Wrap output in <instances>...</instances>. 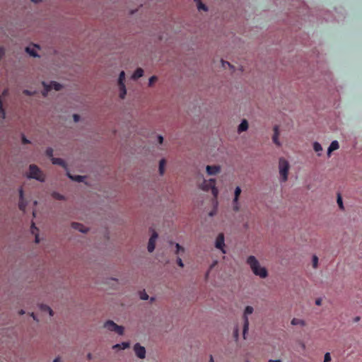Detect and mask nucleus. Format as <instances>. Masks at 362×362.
Segmentation results:
<instances>
[{"label":"nucleus","instance_id":"1","mask_svg":"<svg viewBox=\"0 0 362 362\" xmlns=\"http://www.w3.org/2000/svg\"><path fill=\"white\" fill-rule=\"evenodd\" d=\"M247 264L250 266L251 270L256 276H259L262 279H264L268 276L267 269L261 267L259 261L255 256H249L247 259Z\"/></svg>","mask_w":362,"mask_h":362},{"label":"nucleus","instance_id":"2","mask_svg":"<svg viewBox=\"0 0 362 362\" xmlns=\"http://www.w3.org/2000/svg\"><path fill=\"white\" fill-rule=\"evenodd\" d=\"M200 187L204 191H209L211 190L212 194L214 197H216L218 193V189L216 187V180L215 179H209L208 180H204L202 183L200 185Z\"/></svg>","mask_w":362,"mask_h":362},{"label":"nucleus","instance_id":"3","mask_svg":"<svg viewBox=\"0 0 362 362\" xmlns=\"http://www.w3.org/2000/svg\"><path fill=\"white\" fill-rule=\"evenodd\" d=\"M29 178L35 179L40 182L45 181V175L40 169L36 165H30L29 167V174L28 175Z\"/></svg>","mask_w":362,"mask_h":362},{"label":"nucleus","instance_id":"4","mask_svg":"<svg viewBox=\"0 0 362 362\" xmlns=\"http://www.w3.org/2000/svg\"><path fill=\"white\" fill-rule=\"evenodd\" d=\"M279 168L281 180L282 182H286L288 179V173L289 170L288 162L286 159L281 158L279 162Z\"/></svg>","mask_w":362,"mask_h":362},{"label":"nucleus","instance_id":"5","mask_svg":"<svg viewBox=\"0 0 362 362\" xmlns=\"http://www.w3.org/2000/svg\"><path fill=\"white\" fill-rule=\"evenodd\" d=\"M104 327L112 332H115L119 335H122L124 334V327L122 326L117 325L116 323H115L112 320L107 321Z\"/></svg>","mask_w":362,"mask_h":362},{"label":"nucleus","instance_id":"6","mask_svg":"<svg viewBox=\"0 0 362 362\" xmlns=\"http://www.w3.org/2000/svg\"><path fill=\"white\" fill-rule=\"evenodd\" d=\"M253 308L252 306H247L244 311L243 315V320H244V325H243V337L245 339V334L248 330L249 328V321L247 318V315H250L253 313Z\"/></svg>","mask_w":362,"mask_h":362},{"label":"nucleus","instance_id":"7","mask_svg":"<svg viewBox=\"0 0 362 362\" xmlns=\"http://www.w3.org/2000/svg\"><path fill=\"white\" fill-rule=\"evenodd\" d=\"M42 85L44 86V90L42 92V95L46 96L49 91L52 89H54L55 90H60L62 89V85L56 81H52L49 84H46L45 82H42Z\"/></svg>","mask_w":362,"mask_h":362},{"label":"nucleus","instance_id":"8","mask_svg":"<svg viewBox=\"0 0 362 362\" xmlns=\"http://www.w3.org/2000/svg\"><path fill=\"white\" fill-rule=\"evenodd\" d=\"M215 246L216 248L221 250L223 253H226V251L224 250V235L223 233H219L218 235L216 240Z\"/></svg>","mask_w":362,"mask_h":362},{"label":"nucleus","instance_id":"9","mask_svg":"<svg viewBox=\"0 0 362 362\" xmlns=\"http://www.w3.org/2000/svg\"><path fill=\"white\" fill-rule=\"evenodd\" d=\"M136 355L139 358H144L146 356V349L144 346H141L139 344H136L134 347Z\"/></svg>","mask_w":362,"mask_h":362},{"label":"nucleus","instance_id":"10","mask_svg":"<svg viewBox=\"0 0 362 362\" xmlns=\"http://www.w3.org/2000/svg\"><path fill=\"white\" fill-rule=\"evenodd\" d=\"M157 238H158V234L156 232H153V233L152 234V235L151 236V238L149 239L148 247H147L148 251L149 252H152L154 250L155 243H156V240L157 239Z\"/></svg>","mask_w":362,"mask_h":362},{"label":"nucleus","instance_id":"11","mask_svg":"<svg viewBox=\"0 0 362 362\" xmlns=\"http://www.w3.org/2000/svg\"><path fill=\"white\" fill-rule=\"evenodd\" d=\"M26 202L24 199V197H23V189L21 188L20 190H19V202H18V208L21 211H24L25 210V208H26Z\"/></svg>","mask_w":362,"mask_h":362},{"label":"nucleus","instance_id":"12","mask_svg":"<svg viewBox=\"0 0 362 362\" xmlns=\"http://www.w3.org/2000/svg\"><path fill=\"white\" fill-rule=\"evenodd\" d=\"M206 173L209 175H214L221 171V168L218 165H207Z\"/></svg>","mask_w":362,"mask_h":362},{"label":"nucleus","instance_id":"13","mask_svg":"<svg viewBox=\"0 0 362 362\" xmlns=\"http://www.w3.org/2000/svg\"><path fill=\"white\" fill-rule=\"evenodd\" d=\"M279 127L276 125L274 127V135H273L272 139H273V142L276 145L279 146L281 145V144H280V142L279 141Z\"/></svg>","mask_w":362,"mask_h":362},{"label":"nucleus","instance_id":"14","mask_svg":"<svg viewBox=\"0 0 362 362\" xmlns=\"http://www.w3.org/2000/svg\"><path fill=\"white\" fill-rule=\"evenodd\" d=\"M339 148V144L337 141H333L329 145L327 151L328 156H330L331 153L335 150H337Z\"/></svg>","mask_w":362,"mask_h":362},{"label":"nucleus","instance_id":"15","mask_svg":"<svg viewBox=\"0 0 362 362\" xmlns=\"http://www.w3.org/2000/svg\"><path fill=\"white\" fill-rule=\"evenodd\" d=\"M71 227L75 229L78 230L82 233H86L88 231V228H86L83 225L78 223H72Z\"/></svg>","mask_w":362,"mask_h":362},{"label":"nucleus","instance_id":"16","mask_svg":"<svg viewBox=\"0 0 362 362\" xmlns=\"http://www.w3.org/2000/svg\"><path fill=\"white\" fill-rule=\"evenodd\" d=\"M52 162L54 165H59L62 166L64 168H66V164L65 161L62 158H52Z\"/></svg>","mask_w":362,"mask_h":362},{"label":"nucleus","instance_id":"17","mask_svg":"<svg viewBox=\"0 0 362 362\" xmlns=\"http://www.w3.org/2000/svg\"><path fill=\"white\" fill-rule=\"evenodd\" d=\"M68 177L71 179L72 180L77 181V182H83L86 177L82 175H71L69 172H67Z\"/></svg>","mask_w":362,"mask_h":362},{"label":"nucleus","instance_id":"18","mask_svg":"<svg viewBox=\"0 0 362 362\" xmlns=\"http://www.w3.org/2000/svg\"><path fill=\"white\" fill-rule=\"evenodd\" d=\"M129 347V342H122L121 344H117L112 346L113 349H125Z\"/></svg>","mask_w":362,"mask_h":362},{"label":"nucleus","instance_id":"19","mask_svg":"<svg viewBox=\"0 0 362 362\" xmlns=\"http://www.w3.org/2000/svg\"><path fill=\"white\" fill-rule=\"evenodd\" d=\"M144 71L141 68H138L134 72L132 75V78L136 80L139 78L143 76Z\"/></svg>","mask_w":362,"mask_h":362},{"label":"nucleus","instance_id":"20","mask_svg":"<svg viewBox=\"0 0 362 362\" xmlns=\"http://www.w3.org/2000/svg\"><path fill=\"white\" fill-rule=\"evenodd\" d=\"M118 86H119V97L121 99H124L127 94L125 85L124 84H118Z\"/></svg>","mask_w":362,"mask_h":362},{"label":"nucleus","instance_id":"21","mask_svg":"<svg viewBox=\"0 0 362 362\" xmlns=\"http://www.w3.org/2000/svg\"><path fill=\"white\" fill-rule=\"evenodd\" d=\"M248 128V123L247 122V120L245 119H243L242 121V122L240 124V125L238 126V131L240 132H244V131H246Z\"/></svg>","mask_w":362,"mask_h":362},{"label":"nucleus","instance_id":"22","mask_svg":"<svg viewBox=\"0 0 362 362\" xmlns=\"http://www.w3.org/2000/svg\"><path fill=\"white\" fill-rule=\"evenodd\" d=\"M291 324L293 325L304 326L305 325V322L303 320L298 319V318H293V320H291Z\"/></svg>","mask_w":362,"mask_h":362},{"label":"nucleus","instance_id":"23","mask_svg":"<svg viewBox=\"0 0 362 362\" xmlns=\"http://www.w3.org/2000/svg\"><path fill=\"white\" fill-rule=\"evenodd\" d=\"M40 310L44 312H48L50 316H52L54 314L52 310L46 305H40Z\"/></svg>","mask_w":362,"mask_h":362},{"label":"nucleus","instance_id":"24","mask_svg":"<svg viewBox=\"0 0 362 362\" xmlns=\"http://www.w3.org/2000/svg\"><path fill=\"white\" fill-rule=\"evenodd\" d=\"M241 193V189L240 187H237L235 189V197L233 199L234 202H237L238 201L239 196Z\"/></svg>","mask_w":362,"mask_h":362},{"label":"nucleus","instance_id":"25","mask_svg":"<svg viewBox=\"0 0 362 362\" xmlns=\"http://www.w3.org/2000/svg\"><path fill=\"white\" fill-rule=\"evenodd\" d=\"M165 165V160L164 159H162L160 160L159 163V172L160 175H163L164 173V166Z\"/></svg>","mask_w":362,"mask_h":362},{"label":"nucleus","instance_id":"26","mask_svg":"<svg viewBox=\"0 0 362 362\" xmlns=\"http://www.w3.org/2000/svg\"><path fill=\"white\" fill-rule=\"evenodd\" d=\"M25 51L30 55V56H33V57H37V52H35V49L34 48H31V47H26L25 48Z\"/></svg>","mask_w":362,"mask_h":362},{"label":"nucleus","instance_id":"27","mask_svg":"<svg viewBox=\"0 0 362 362\" xmlns=\"http://www.w3.org/2000/svg\"><path fill=\"white\" fill-rule=\"evenodd\" d=\"M125 79V74L124 71H121L118 78V84H124V81Z\"/></svg>","mask_w":362,"mask_h":362},{"label":"nucleus","instance_id":"28","mask_svg":"<svg viewBox=\"0 0 362 362\" xmlns=\"http://www.w3.org/2000/svg\"><path fill=\"white\" fill-rule=\"evenodd\" d=\"M313 148L316 152H320L322 150L321 145L318 142H315L313 144Z\"/></svg>","mask_w":362,"mask_h":362},{"label":"nucleus","instance_id":"29","mask_svg":"<svg viewBox=\"0 0 362 362\" xmlns=\"http://www.w3.org/2000/svg\"><path fill=\"white\" fill-rule=\"evenodd\" d=\"M337 204L339 205V207L341 209H344V205H343V202H342V198L341 197V195L339 194L338 196H337Z\"/></svg>","mask_w":362,"mask_h":362},{"label":"nucleus","instance_id":"30","mask_svg":"<svg viewBox=\"0 0 362 362\" xmlns=\"http://www.w3.org/2000/svg\"><path fill=\"white\" fill-rule=\"evenodd\" d=\"M197 7H198L199 10L207 11V7L204 4H202L201 1L197 2Z\"/></svg>","mask_w":362,"mask_h":362},{"label":"nucleus","instance_id":"31","mask_svg":"<svg viewBox=\"0 0 362 362\" xmlns=\"http://www.w3.org/2000/svg\"><path fill=\"white\" fill-rule=\"evenodd\" d=\"M158 78L156 76H153L149 78L148 85L149 86H152L156 81Z\"/></svg>","mask_w":362,"mask_h":362},{"label":"nucleus","instance_id":"32","mask_svg":"<svg viewBox=\"0 0 362 362\" xmlns=\"http://www.w3.org/2000/svg\"><path fill=\"white\" fill-rule=\"evenodd\" d=\"M318 264V258L317 256L314 255L313 257V267L314 268H317Z\"/></svg>","mask_w":362,"mask_h":362},{"label":"nucleus","instance_id":"33","mask_svg":"<svg viewBox=\"0 0 362 362\" xmlns=\"http://www.w3.org/2000/svg\"><path fill=\"white\" fill-rule=\"evenodd\" d=\"M52 196L54 198H55L57 199H59V200L64 199V196H62V194H60L57 192H54Z\"/></svg>","mask_w":362,"mask_h":362},{"label":"nucleus","instance_id":"34","mask_svg":"<svg viewBox=\"0 0 362 362\" xmlns=\"http://www.w3.org/2000/svg\"><path fill=\"white\" fill-rule=\"evenodd\" d=\"M0 113L2 115L3 118L5 117V112L3 109V103L1 98L0 97Z\"/></svg>","mask_w":362,"mask_h":362},{"label":"nucleus","instance_id":"35","mask_svg":"<svg viewBox=\"0 0 362 362\" xmlns=\"http://www.w3.org/2000/svg\"><path fill=\"white\" fill-rule=\"evenodd\" d=\"M46 155L51 158L53 156V149L52 148H47L46 150Z\"/></svg>","mask_w":362,"mask_h":362},{"label":"nucleus","instance_id":"36","mask_svg":"<svg viewBox=\"0 0 362 362\" xmlns=\"http://www.w3.org/2000/svg\"><path fill=\"white\" fill-rule=\"evenodd\" d=\"M175 247L177 249L176 254H179L180 251L184 252L185 250L184 247L180 245L178 243H176Z\"/></svg>","mask_w":362,"mask_h":362},{"label":"nucleus","instance_id":"37","mask_svg":"<svg viewBox=\"0 0 362 362\" xmlns=\"http://www.w3.org/2000/svg\"><path fill=\"white\" fill-rule=\"evenodd\" d=\"M140 298H141V299H142V300H148V295L146 292H144H144H141V293H140Z\"/></svg>","mask_w":362,"mask_h":362},{"label":"nucleus","instance_id":"38","mask_svg":"<svg viewBox=\"0 0 362 362\" xmlns=\"http://www.w3.org/2000/svg\"><path fill=\"white\" fill-rule=\"evenodd\" d=\"M331 361V356L329 353H326L325 355L324 362H329Z\"/></svg>","mask_w":362,"mask_h":362},{"label":"nucleus","instance_id":"39","mask_svg":"<svg viewBox=\"0 0 362 362\" xmlns=\"http://www.w3.org/2000/svg\"><path fill=\"white\" fill-rule=\"evenodd\" d=\"M233 210L235 211H239V204H238V201L237 202H233Z\"/></svg>","mask_w":362,"mask_h":362},{"label":"nucleus","instance_id":"40","mask_svg":"<svg viewBox=\"0 0 362 362\" xmlns=\"http://www.w3.org/2000/svg\"><path fill=\"white\" fill-rule=\"evenodd\" d=\"M222 66L223 67H226V65H228L230 68H233V66L228 62H226L224 60H221Z\"/></svg>","mask_w":362,"mask_h":362},{"label":"nucleus","instance_id":"41","mask_svg":"<svg viewBox=\"0 0 362 362\" xmlns=\"http://www.w3.org/2000/svg\"><path fill=\"white\" fill-rule=\"evenodd\" d=\"M177 264H178L180 267H184V264H183V262H182V261L181 258L178 257V258L177 259Z\"/></svg>","mask_w":362,"mask_h":362},{"label":"nucleus","instance_id":"42","mask_svg":"<svg viewBox=\"0 0 362 362\" xmlns=\"http://www.w3.org/2000/svg\"><path fill=\"white\" fill-rule=\"evenodd\" d=\"M37 230H38L37 228V227H35V224H34V223H33V224H32V226H31V231H32V233H35V231H37Z\"/></svg>","mask_w":362,"mask_h":362},{"label":"nucleus","instance_id":"43","mask_svg":"<svg viewBox=\"0 0 362 362\" xmlns=\"http://www.w3.org/2000/svg\"><path fill=\"white\" fill-rule=\"evenodd\" d=\"M23 93L26 95H32L33 94L30 90H24Z\"/></svg>","mask_w":362,"mask_h":362},{"label":"nucleus","instance_id":"44","mask_svg":"<svg viewBox=\"0 0 362 362\" xmlns=\"http://www.w3.org/2000/svg\"><path fill=\"white\" fill-rule=\"evenodd\" d=\"M73 117L75 122H78L80 119V116L76 114H74Z\"/></svg>","mask_w":362,"mask_h":362},{"label":"nucleus","instance_id":"45","mask_svg":"<svg viewBox=\"0 0 362 362\" xmlns=\"http://www.w3.org/2000/svg\"><path fill=\"white\" fill-rule=\"evenodd\" d=\"M315 304L317 305H321V304H322V299L321 298L316 299Z\"/></svg>","mask_w":362,"mask_h":362},{"label":"nucleus","instance_id":"46","mask_svg":"<svg viewBox=\"0 0 362 362\" xmlns=\"http://www.w3.org/2000/svg\"><path fill=\"white\" fill-rule=\"evenodd\" d=\"M158 142H159V144H162V143H163V136H158Z\"/></svg>","mask_w":362,"mask_h":362},{"label":"nucleus","instance_id":"47","mask_svg":"<svg viewBox=\"0 0 362 362\" xmlns=\"http://www.w3.org/2000/svg\"><path fill=\"white\" fill-rule=\"evenodd\" d=\"M22 141H23V143L25 144L29 143V141L24 136L23 137Z\"/></svg>","mask_w":362,"mask_h":362},{"label":"nucleus","instance_id":"48","mask_svg":"<svg viewBox=\"0 0 362 362\" xmlns=\"http://www.w3.org/2000/svg\"><path fill=\"white\" fill-rule=\"evenodd\" d=\"M4 51L3 48H0V59L1 58L2 55H4Z\"/></svg>","mask_w":362,"mask_h":362},{"label":"nucleus","instance_id":"49","mask_svg":"<svg viewBox=\"0 0 362 362\" xmlns=\"http://www.w3.org/2000/svg\"><path fill=\"white\" fill-rule=\"evenodd\" d=\"M35 242L36 243H39L40 242L39 237H38L37 235H35Z\"/></svg>","mask_w":362,"mask_h":362},{"label":"nucleus","instance_id":"50","mask_svg":"<svg viewBox=\"0 0 362 362\" xmlns=\"http://www.w3.org/2000/svg\"><path fill=\"white\" fill-rule=\"evenodd\" d=\"M53 362H61V361H60V358H56L53 361Z\"/></svg>","mask_w":362,"mask_h":362},{"label":"nucleus","instance_id":"51","mask_svg":"<svg viewBox=\"0 0 362 362\" xmlns=\"http://www.w3.org/2000/svg\"><path fill=\"white\" fill-rule=\"evenodd\" d=\"M269 362H281L280 360H269Z\"/></svg>","mask_w":362,"mask_h":362},{"label":"nucleus","instance_id":"52","mask_svg":"<svg viewBox=\"0 0 362 362\" xmlns=\"http://www.w3.org/2000/svg\"><path fill=\"white\" fill-rule=\"evenodd\" d=\"M234 335H235V337H238V329L235 330Z\"/></svg>","mask_w":362,"mask_h":362},{"label":"nucleus","instance_id":"53","mask_svg":"<svg viewBox=\"0 0 362 362\" xmlns=\"http://www.w3.org/2000/svg\"><path fill=\"white\" fill-rule=\"evenodd\" d=\"M24 313H25V312H24V310H20V312H19V314H20V315H23V314H24Z\"/></svg>","mask_w":362,"mask_h":362},{"label":"nucleus","instance_id":"54","mask_svg":"<svg viewBox=\"0 0 362 362\" xmlns=\"http://www.w3.org/2000/svg\"><path fill=\"white\" fill-rule=\"evenodd\" d=\"M359 320H360V317H356L355 318L354 321H355V322H358V321H359Z\"/></svg>","mask_w":362,"mask_h":362},{"label":"nucleus","instance_id":"55","mask_svg":"<svg viewBox=\"0 0 362 362\" xmlns=\"http://www.w3.org/2000/svg\"><path fill=\"white\" fill-rule=\"evenodd\" d=\"M209 362H214V358L212 356H210V361Z\"/></svg>","mask_w":362,"mask_h":362},{"label":"nucleus","instance_id":"56","mask_svg":"<svg viewBox=\"0 0 362 362\" xmlns=\"http://www.w3.org/2000/svg\"><path fill=\"white\" fill-rule=\"evenodd\" d=\"M31 1H33V2H35V3H37V2H39V1H40L41 0H31Z\"/></svg>","mask_w":362,"mask_h":362},{"label":"nucleus","instance_id":"57","mask_svg":"<svg viewBox=\"0 0 362 362\" xmlns=\"http://www.w3.org/2000/svg\"><path fill=\"white\" fill-rule=\"evenodd\" d=\"M88 358L89 359H90V358H91V354H88Z\"/></svg>","mask_w":362,"mask_h":362},{"label":"nucleus","instance_id":"58","mask_svg":"<svg viewBox=\"0 0 362 362\" xmlns=\"http://www.w3.org/2000/svg\"><path fill=\"white\" fill-rule=\"evenodd\" d=\"M32 316H33V319H34V320H36V318H35V315H34V314H33V313H32Z\"/></svg>","mask_w":362,"mask_h":362},{"label":"nucleus","instance_id":"59","mask_svg":"<svg viewBox=\"0 0 362 362\" xmlns=\"http://www.w3.org/2000/svg\"><path fill=\"white\" fill-rule=\"evenodd\" d=\"M194 1L197 3V2L201 1V0H194Z\"/></svg>","mask_w":362,"mask_h":362},{"label":"nucleus","instance_id":"60","mask_svg":"<svg viewBox=\"0 0 362 362\" xmlns=\"http://www.w3.org/2000/svg\"><path fill=\"white\" fill-rule=\"evenodd\" d=\"M209 215H210V216H213V215H214V213H213V212H211V213L209 214Z\"/></svg>","mask_w":362,"mask_h":362}]
</instances>
